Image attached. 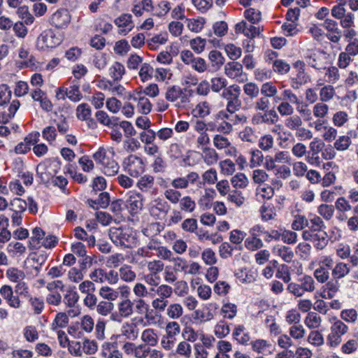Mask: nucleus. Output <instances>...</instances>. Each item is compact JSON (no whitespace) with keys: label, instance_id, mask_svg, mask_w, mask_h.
Wrapping results in <instances>:
<instances>
[{"label":"nucleus","instance_id":"22","mask_svg":"<svg viewBox=\"0 0 358 358\" xmlns=\"http://www.w3.org/2000/svg\"><path fill=\"white\" fill-rule=\"evenodd\" d=\"M273 253L280 257L284 262L290 263L294 258L292 250L287 246L278 245L273 248Z\"/></svg>","mask_w":358,"mask_h":358},{"label":"nucleus","instance_id":"25","mask_svg":"<svg viewBox=\"0 0 358 358\" xmlns=\"http://www.w3.org/2000/svg\"><path fill=\"white\" fill-rule=\"evenodd\" d=\"M143 197L141 193L136 192H130L127 199V204L131 210L136 211L142 208L143 203Z\"/></svg>","mask_w":358,"mask_h":358},{"label":"nucleus","instance_id":"16","mask_svg":"<svg viewBox=\"0 0 358 358\" xmlns=\"http://www.w3.org/2000/svg\"><path fill=\"white\" fill-rule=\"evenodd\" d=\"M130 99L136 103V108L140 113L146 115L151 111L152 104L143 93H134L131 96Z\"/></svg>","mask_w":358,"mask_h":358},{"label":"nucleus","instance_id":"51","mask_svg":"<svg viewBox=\"0 0 358 358\" xmlns=\"http://www.w3.org/2000/svg\"><path fill=\"white\" fill-rule=\"evenodd\" d=\"M83 354L94 355L98 350V344L94 340L85 338L82 341Z\"/></svg>","mask_w":358,"mask_h":358},{"label":"nucleus","instance_id":"4","mask_svg":"<svg viewBox=\"0 0 358 358\" xmlns=\"http://www.w3.org/2000/svg\"><path fill=\"white\" fill-rule=\"evenodd\" d=\"M106 150L103 148H100L94 155L93 158L94 161L101 166L102 171L107 176H115L118 171L120 166L118 164L112 159Z\"/></svg>","mask_w":358,"mask_h":358},{"label":"nucleus","instance_id":"62","mask_svg":"<svg viewBox=\"0 0 358 358\" xmlns=\"http://www.w3.org/2000/svg\"><path fill=\"white\" fill-rule=\"evenodd\" d=\"M292 154L298 159L306 157L308 153L306 145L301 142L295 143L291 150Z\"/></svg>","mask_w":358,"mask_h":358},{"label":"nucleus","instance_id":"57","mask_svg":"<svg viewBox=\"0 0 358 358\" xmlns=\"http://www.w3.org/2000/svg\"><path fill=\"white\" fill-rule=\"evenodd\" d=\"M114 308V304L110 301H101L96 306L97 313L102 316L108 315Z\"/></svg>","mask_w":358,"mask_h":358},{"label":"nucleus","instance_id":"14","mask_svg":"<svg viewBox=\"0 0 358 358\" xmlns=\"http://www.w3.org/2000/svg\"><path fill=\"white\" fill-rule=\"evenodd\" d=\"M71 22V15L68 10L59 9L55 12L50 18L51 24L58 29L66 28Z\"/></svg>","mask_w":358,"mask_h":358},{"label":"nucleus","instance_id":"31","mask_svg":"<svg viewBox=\"0 0 358 358\" xmlns=\"http://www.w3.org/2000/svg\"><path fill=\"white\" fill-rule=\"evenodd\" d=\"M325 144L319 138H314L312 141L309 143V149L308 154H311L310 159H318L319 153L322 151Z\"/></svg>","mask_w":358,"mask_h":358},{"label":"nucleus","instance_id":"37","mask_svg":"<svg viewBox=\"0 0 358 358\" xmlns=\"http://www.w3.org/2000/svg\"><path fill=\"white\" fill-rule=\"evenodd\" d=\"M238 137L243 142L254 143L257 140V136L253 128L246 126L238 134Z\"/></svg>","mask_w":358,"mask_h":358},{"label":"nucleus","instance_id":"39","mask_svg":"<svg viewBox=\"0 0 358 358\" xmlns=\"http://www.w3.org/2000/svg\"><path fill=\"white\" fill-rule=\"evenodd\" d=\"M213 143L217 150L230 148L235 150V148L231 146V143L229 138L222 134H215L213 138Z\"/></svg>","mask_w":358,"mask_h":358},{"label":"nucleus","instance_id":"5","mask_svg":"<svg viewBox=\"0 0 358 358\" xmlns=\"http://www.w3.org/2000/svg\"><path fill=\"white\" fill-rule=\"evenodd\" d=\"M191 95V90L173 85L167 88L165 93V99L168 101L175 103L176 106L181 108L185 107L189 103Z\"/></svg>","mask_w":358,"mask_h":358},{"label":"nucleus","instance_id":"63","mask_svg":"<svg viewBox=\"0 0 358 358\" xmlns=\"http://www.w3.org/2000/svg\"><path fill=\"white\" fill-rule=\"evenodd\" d=\"M299 280L301 282L300 284L304 293L306 292H312L315 290V281L311 276L306 275Z\"/></svg>","mask_w":358,"mask_h":358},{"label":"nucleus","instance_id":"6","mask_svg":"<svg viewBox=\"0 0 358 358\" xmlns=\"http://www.w3.org/2000/svg\"><path fill=\"white\" fill-rule=\"evenodd\" d=\"M348 327L341 320L334 319L330 327L329 334L327 337V344L331 348H336L342 342V336L348 331Z\"/></svg>","mask_w":358,"mask_h":358},{"label":"nucleus","instance_id":"43","mask_svg":"<svg viewBox=\"0 0 358 358\" xmlns=\"http://www.w3.org/2000/svg\"><path fill=\"white\" fill-rule=\"evenodd\" d=\"M349 120V114L346 111L336 112L332 117V122L336 127H343Z\"/></svg>","mask_w":358,"mask_h":358},{"label":"nucleus","instance_id":"58","mask_svg":"<svg viewBox=\"0 0 358 358\" xmlns=\"http://www.w3.org/2000/svg\"><path fill=\"white\" fill-rule=\"evenodd\" d=\"M321 317L314 312L308 313L305 320L306 324L311 329L318 328L321 324Z\"/></svg>","mask_w":358,"mask_h":358},{"label":"nucleus","instance_id":"34","mask_svg":"<svg viewBox=\"0 0 358 358\" xmlns=\"http://www.w3.org/2000/svg\"><path fill=\"white\" fill-rule=\"evenodd\" d=\"M326 282L327 283L324 286V294L322 295V297L325 299H332L339 290V283L337 279L331 280Z\"/></svg>","mask_w":358,"mask_h":358},{"label":"nucleus","instance_id":"52","mask_svg":"<svg viewBox=\"0 0 358 358\" xmlns=\"http://www.w3.org/2000/svg\"><path fill=\"white\" fill-rule=\"evenodd\" d=\"M328 111H329L328 105L324 103L322 101L317 103L313 107V115L315 117H316L317 119L324 118L327 115Z\"/></svg>","mask_w":358,"mask_h":358},{"label":"nucleus","instance_id":"24","mask_svg":"<svg viewBox=\"0 0 358 358\" xmlns=\"http://www.w3.org/2000/svg\"><path fill=\"white\" fill-rule=\"evenodd\" d=\"M70 83L69 87H67V98L73 102H78L83 98L80 83L77 80H70Z\"/></svg>","mask_w":358,"mask_h":358},{"label":"nucleus","instance_id":"41","mask_svg":"<svg viewBox=\"0 0 358 358\" xmlns=\"http://www.w3.org/2000/svg\"><path fill=\"white\" fill-rule=\"evenodd\" d=\"M120 279L127 282H134L136 278V273L128 265H124L119 269Z\"/></svg>","mask_w":358,"mask_h":358},{"label":"nucleus","instance_id":"3","mask_svg":"<svg viewBox=\"0 0 358 358\" xmlns=\"http://www.w3.org/2000/svg\"><path fill=\"white\" fill-rule=\"evenodd\" d=\"M109 237L117 246L131 248L136 245V234L129 227H112L109 229Z\"/></svg>","mask_w":358,"mask_h":358},{"label":"nucleus","instance_id":"46","mask_svg":"<svg viewBox=\"0 0 358 358\" xmlns=\"http://www.w3.org/2000/svg\"><path fill=\"white\" fill-rule=\"evenodd\" d=\"M285 120V126L291 131H295L299 126L303 125V120L298 115L287 116Z\"/></svg>","mask_w":358,"mask_h":358},{"label":"nucleus","instance_id":"64","mask_svg":"<svg viewBox=\"0 0 358 358\" xmlns=\"http://www.w3.org/2000/svg\"><path fill=\"white\" fill-rule=\"evenodd\" d=\"M180 208L181 210H184L188 213H192L195 210L196 203L189 196H184L180 201Z\"/></svg>","mask_w":358,"mask_h":358},{"label":"nucleus","instance_id":"48","mask_svg":"<svg viewBox=\"0 0 358 358\" xmlns=\"http://www.w3.org/2000/svg\"><path fill=\"white\" fill-rule=\"evenodd\" d=\"M69 316L66 313H58L52 324V329L56 330L57 328H64L69 324Z\"/></svg>","mask_w":358,"mask_h":358},{"label":"nucleus","instance_id":"32","mask_svg":"<svg viewBox=\"0 0 358 358\" xmlns=\"http://www.w3.org/2000/svg\"><path fill=\"white\" fill-rule=\"evenodd\" d=\"M166 310V316L173 320L179 319L183 315V308L178 303H173L168 305Z\"/></svg>","mask_w":358,"mask_h":358},{"label":"nucleus","instance_id":"15","mask_svg":"<svg viewBox=\"0 0 358 358\" xmlns=\"http://www.w3.org/2000/svg\"><path fill=\"white\" fill-rule=\"evenodd\" d=\"M120 334L117 335V338L123 337L127 341H136L139 336V329L137 325L133 322H124L122 324Z\"/></svg>","mask_w":358,"mask_h":358},{"label":"nucleus","instance_id":"7","mask_svg":"<svg viewBox=\"0 0 358 358\" xmlns=\"http://www.w3.org/2000/svg\"><path fill=\"white\" fill-rule=\"evenodd\" d=\"M241 94V87L238 85H231L224 89L221 93V96L227 101L225 109L241 108L242 106L240 99Z\"/></svg>","mask_w":358,"mask_h":358},{"label":"nucleus","instance_id":"2","mask_svg":"<svg viewBox=\"0 0 358 358\" xmlns=\"http://www.w3.org/2000/svg\"><path fill=\"white\" fill-rule=\"evenodd\" d=\"M11 98V91L6 84L0 85V123H7L18 110L20 103L18 100H13L8 106Z\"/></svg>","mask_w":358,"mask_h":358},{"label":"nucleus","instance_id":"55","mask_svg":"<svg viewBox=\"0 0 358 358\" xmlns=\"http://www.w3.org/2000/svg\"><path fill=\"white\" fill-rule=\"evenodd\" d=\"M292 105L294 104L289 103V101H282L280 102L277 106V111L282 117L290 116L293 115L294 112V108Z\"/></svg>","mask_w":358,"mask_h":358},{"label":"nucleus","instance_id":"9","mask_svg":"<svg viewBox=\"0 0 358 358\" xmlns=\"http://www.w3.org/2000/svg\"><path fill=\"white\" fill-rule=\"evenodd\" d=\"M124 170L132 177H138L145 171L143 160L136 155H130L122 162Z\"/></svg>","mask_w":358,"mask_h":358},{"label":"nucleus","instance_id":"60","mask_svg":"<svg viewBox=\"0 0 358 358\" xmlns=\"http://www.w3.org/2000/svg\"><path fill=\"white\" fill-rule=\"evenodd\" d=\"M147 269L149 271L148 273L159 275L164 268V263L158 259V260H152L147 262Z\"/></svg>","mask_w":358,"mask_h":358},{"label":"nucleus","instance_id":"21","mask_svg":"<svg viewBox=\"0 0 358 358\" xmlns=\"http://www.w3.org/2000/svg\"><path fill=\"white\" fill-rule=\"evenodd\" d=\"M47 259L48 257L45 254H33L28 257L27 263L34 270L35 274L38 275Z\"/></svg>","mask_w":358,"mask_h":358},{"label":"nucleus","instance_id":"20","mask_svg":"<svg viewBox=\"0 0 358 358\" xmlns=\"http://www.w3.org/2000/svg\"><path fill=\"white\" fill-rule=\"evenodd\" d=\"M117 306L118 314L122 317L128 318L134 313V302L130 299L120 300Z\"/></svg>","mask_w":358,"mask_h":358},{"label":"nucleus","instance_id":"44","mask_svg":"<svg viewBox=\"0 0 358 358\" xmlns=\"http://www.w3.org/2000/svg\"><path fill=\"white\" fill-rule=\"evenodd\" d=\"M244 94L250 99H257L259 94V86L252 82L247 83L243 86Z\"/></svg>","mask_w":358,"mask_h":358},{"label":"nucleus","instance_id":"33","mask_svg":"<svg viewBox=\"0 0 358 358\" xmlns=\"http://www.w3.org/2000/svg\"><path fill=\"white\" fill-rule=\"evenodd\" d=\"M99 296L108 301H114L119 296V292L109 286H102L99 290Z\"/></svg>","mask_w":358,"mask_h":358},{"label":"nucleus","instance_id":"1","mask_svg":"<svg viewBox=\"0 0 358 358\" xmlns=\"http://www.w3.org/2000/svg\"><path fill=\"white\" fill-rule=\"evenodd\" d=\"M308 228L302 233L305 241H312L317 250L324 249L329 243V236L325 231L326 226L323 220L317 215L310 218Z\"/></svg>","mask_w":358,"mask_h":358},{"label":"nucleus","instance_id":"29","mask_svg":"<svg viewBox=\"0 0 358 358\" xmlns=\"http://www.w3.org/2000/svg\"><path fill=\"white\" fill-rule=\"evenodd\" d=\"M150 292H155L157 296L164 300H168L172 296L173 289L166 284H162L159 285L156 288L150 287Z\"/></svg>","mask_w":358,"mask_h":358},{"label":"nucleus","instance_id":"26","mask_svg":"<svg viewBox=\"0 0 358 358\" xmlns=\"http://www.w3.org/2000/svg\"><path fill=\"white\" fill-rule=\"evenodd\" d=\"M136 186L143 192H151L155 189V178L150 175H144L138 179Z\"/></svg>","mask_w":358,"mask_h":358},{"label":"nucleus","instance_id":"30","mask_svg":"<svg viewBox=\"0 0 358 358\" xmlns=\"http://www.w3.org/2000/svg\"><path fill=\"white\" fill-rule=\"evenodd\" d=\"M350 272V267L345 262H338L332 269V275L334 279H341L347 276Z\"/></svg>","mask_w":358,"mask_h":358},{"label":"nucleus","instance_id":"17","mask_svg":"<svg viewBox=\"0 0 358 358\" xmlns=\"http://www.w3.org/2000/svg\"><path fill=\"white\" fill-rule=\"evenodd\" d=\"M132 16L129 14H123L115 20V24L119 28L118 33L123 36L127 35L134 27L131 20Z\"/></svg>","mask_w":358,"mask_h":358},{"label":"nucleus","instance_id":"23","mask_svg":"<svg viewBox=\"0 0 358 358\" xmlns=\"http://www.w3.org/2000/svg\"><path fill=\"white\" fill-rule=\"evenodd\" d=\"M143 344H146L149 348L154 347L158 343V336L156 331L153 329H145L141 335Z\"/></svg>","mask_w":358,"mask_h":358},{"label":"nucleus","instance_id":"56","mask_svg":"<svg viewBox=\"0 0 358 358\" xmlns=\"http://www.w3.org/2000/svg\"><path fill=\"white\" fill-rule=\"evenodd\" d=\"M311 245L307 243H300L296 248V253L301 259L307 260L310 255Z\"/></svg>","mask_w":358,"mask_h":358},{"label":"nucleus","instance_id":"59","mask_svg":"<svg viewBox=\"0 0 358 358\" xmlns=\"http://www.w3.org/2000/svg\"><path fill=\"white\" fill-rule=\"evenodd\" d=\"M10 206L13 213H23L27 208V203L20 198H15L10 201Z\"/></svg>","mask_w":358,"mask_h":358},{"label":"nucleus","instance_id":"42","mask_svg":"<svg viewBox=\"0 0 358 358\" xmlns=\"http://www.w3.org/2000/svg\"><path fill=\"white\" fill-rule=\"evenodd\" d=\"M18 17L22 20V22L25 23L26 25H31L34 22V17L29 12V8L27 6H22L18 7L17 10Z\"/></svg>","mask_w":358,"mask_h":358},{"label":"nucleus","instance_id":"38","mask_svg":"<svg viewBox=\"0 0 358 358\" xmlns=\"http://www.w3.org/2000/svg\"><path fill=\"white\" fill-rule=\"evenodd\" d=\"M165 335L168 338L174 339L176 341V337L180 334V326L176 321H171L167 322L165 327Z\"/></svg>","mask_w":358,"mask_h":358},{"label":"nucleus","instance_id":"27","mask_svg":"<svg viewBox=\"0 0 358 358\" xmlns=\"http://www.w3.org/2000/svg\"><path fill=\"white\" fill-rule=\"evenodd\" d=\"M201 159L206 164L212 166L217 162L219 157L215 149L204 147L202 148Z\"/></svg>","mask_w":358,"mask_h":358},{"label":"nucleus","instance_id":"8","mask_svg":"<svg viewBox=\"0 0 358 358\" xmlns=\"http://www.w3.org/2000/svg\"><path fill=\"white\" fill-rule=\"evenodd\" d=\"M180 58L185 64L199 73L205 72L208 69L206 60L201 57H195L189 50L181 51Z\"/></svg>","mask_w":358,"mask_h":358},{"label":"nucleus","instance_id":"61","mask_svg":"<svg viewBox=\"0 0 358 358\" xmlns=\"http://www.w3.org/2000/svg\"><path fill=\"white\" fill-rule=\"evenodd\" d=\"M358 349L357 334L352 339L348 340L341 346V351L345 354H352Z\"/></svg>","mask_w":358,"mask_h":358},{"label":"nucleus","instance_id":"49","mask_svg":"<svg viewBox=\"0 0 358 358\" xmlns=\"http://www.w3.org/2000/svg\"><path fill=\"white\" fill-rule=\"evenodd\" d=\"M233 336L241 344L247 343L250 340V336L248 334L245 332V327L243 325L236 327Z\"/></svg>","mask_w":358,"mask_h":358},{"label":"nucleus","instance_id":"40","mask_svg":"<svg viewBox=\"0 0 358 358\" xmlns=\"http://www.w3.org/2000/svg\"><path fill=\"white\" fill-rule=\"evenodd\" d=\"M6 275L13 282H20L25 278L24 272L15 267H10L6 270Z\"/></svg>","mask_w":358,"mask_h":358},{"label":"nucleus","instance_id":"10","mask_svg":"<svg viewBox=\"0 0 358 358\" xmlns=\"http://www.w3.org/2000/svg\"><path fill=\"white\" fill-rule=\"evenodd\" d=\"M241 108H234L231 110L225 109L224 110H220L218 113V118L224 120L229 124H231V127L234 128V126L244 124L247 122V117L243 114H237L236 112Z\"/></svg>","mask_w":358,"mask_h":358},{"label":"nucleus","instance_id":"13","mask_svg":"<svg viewBox=\"0 0 358 358\" xmlns=\"http://www.w3.org/2000/svg\"><path fill=\"white\" fill-rule=\"evenodd\" d=\"M39 137L40 133L38 131L29 134L24 138V141L19 143L15 147V153L17 155L27 153L30 150L31 146L39 141Z\"/></svg>","mask_w":358,"mask_h":358},{"label":"nucleus","instance_id":"54","mask_svg":"<svg viewBox=\"0 0 358 358\" xmlns=\"http://www.w3.org/2000/svg\"><path fill=\"white\" fill-rule=\"evenodd\" d=\"M110 75L115 80H120L124 74L125 69L120 62H115L110 68Z\"/></svg>","mask_w":358,"mask_h":358},{"label":"nucleus","instance_id":"12","mask_svg":"<svg viewBox=\"0 0 358 358\" xmlns=\"http://www.w3.org/2000/svg\"><path fill=\"white\" fill-rule=\"evenodd\" d=\"M308 64L319 71L326 70L325 53L321 51L310 52L306 56Z\"/></svg>","mask_w":358,"mask_h":358},{"label":"nucleus","instance_id":"50","mask_svg":"<svg viewBox=\"0 0 358 358\" xmlns=\"http://www.w3.org/2000/svg\"><path fill=\"white\" fill-rule=\"evenodd\" d=\"M259 91L262 96L268 98L273 97L278 94L277 87L272 82H266L262 84Z\"/></svg>","mask_w":358,"mask_h":358},{"label":"nucleus","instance_id":"19","mask_svg":"<svg viewBox=\"0 0 358 358\" xmlns=\"http://www.w3.org/2000/svg\"><path fill=\"white\" fill-rule=\"evenodd\" d=\"M103 358H122L123 354L117 348V343L113 342H106L102 345L101 353Z\"/></svg>","mask_w":358,"mask_h":358},{"label":"nucleus","instance_id":"28","mask_svg":"<svg viewBox=\"0 0 358 358\" xmlns=\"http://www.w3.org/2000/svg\"><path fill=\"white\" fill-rule=\"evenodd\" d=\"M351 136V131H348L347 135L338 136V138H336L334 143V148L339 152L347 150L352 144Z\"/></svg>","mask_w":358,"mask_h":358},{"label":"nucleus","instance_id":"11","mask_svg":"<svg viewBox=\"0 0 358 358\" xmlns=\"http://www.w3.org/2000/svg\"><path fill=\"white\" fill-rule=\"evenodd\" d=\"M226 76L231 79H236L238 82L246 80V75L243 71V64L238 62H229L224 66Z\"/></svg>","mask_w":358,"mask_h":358},{"label":"nucleus","instance_id":"53","mask_svg":"<svg viewBox=\"0 0 358 358\" xmlns=\"http://www.w3.org/2000/svg\"><path fill=\"white\" fill-rule=\"evenodd\" d=\"M237 306L232 303H224L222 308L221 313L224 318L232 320L235 317L237 314Z\"/></svg>","mask_w":358,"mask_h":358},{"label":"nucleus","instance_id":"18","mask_svg":"<svg viewBox=\"0 0 358 358\" xmlns=\"http://www.w3.org/2000/svg\"><path fill=\"white\" fill-rule=\"evenodd\" d=\"M37 43L42 48L44 47L52 48L59 44V40L55 38L52 31L48 30L38 36Z\"/></svg>","mask_w":358,"mask_h":358},{"label":"nucleus","instance_id":"47","mask_svg":"<svg viewBox=\"0 0 358 358\" xmlns=\"http://www.w3.org/2000/svg\"><path fill=\"white\" fill-rule=\"evenodd\" d=\"M309 220L305 215L297 214L294 216V220L292 223V228L295 231H301L305 227L309 225Z\"/></svg>","mask_w":358,"mask_h":358},{"label":"nucleus","instance_id":"45","mask_svg":"<svg viewBox=\"0 0 358 358\" xmlns=\"http://www.w3.org/2000/svg\"><path fill=\"white\" fill-rule=\"evenodd\" d=\"M80 329L86 334H90L94 329V322L93 318L89 315H85L80 318L79 321Z\"/></svg>","mask_w":358,"mask_h":358},{"label":"nucleus","instance_id":"35","mask_svg":"<svg viewBox=\"0 0 358 358\" xmlns=\"http://www.w3.org/2000/svg\"><path fill=\"white\" fill-rule=\"evenodd\" d=\"M186 21L187 29L196 34L201 32L206 24V20L202 17L186 19Z\"/></svg>","mask_w":358,"mask_h":358},{"label":"nucleus","instance_id":"36","mask_svg":"<svg viewBox=\"0 0 358 358\" xmlns=\"http://www.w3.org/2000/svg\"><path fill=\"white\" fill-rule=\"evenodd\" d=\"M208 59L215 70L220 69L225 61L222 53L217 50H211L208 54Z\"/></svg>","mask_w":358,"mask_h":358}]
</instances>
